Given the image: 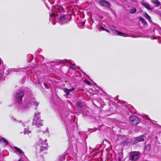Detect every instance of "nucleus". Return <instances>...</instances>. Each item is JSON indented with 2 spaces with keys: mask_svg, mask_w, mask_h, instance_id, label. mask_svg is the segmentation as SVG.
<instances>
[{
  "mask_svg": "<svg viewBox=\"0 0 161 161\" xmlns=\"http://www.w3.org/2000/svg\"><path fill=\"white\" fill-rule=\"evenodd\" d=\"M40 113L36 112L35 113L34 119H33L32 124L36 125L37 127H39L42 125L43 120L40 119Z\"/></svg>",
  "mask_w": 161,
  "mask_h": 161,
  "instance_id": "1",
  "label": "nucleus"
},
{
  "mask_svg": "<svg viewBox=\"0 0 161 161\" xmlns=\"http://www.w3.org/2000/svg\"><path fill=\"white\" fill-rule=\"evenodd\" d=\"M24 95V92L22 90H18L15 94V100L19 103L22 102V98Z\"/></svg>",
  "mask_w": 161,
  "mask_h": 161,
  "instance_id": "2",
  "label": "nucleus"
},
{
  "mask_svg": "<svg viewBox=\"0 0 161 161\" xmlns=\"http://www.w3.org/2000/svg\"><path fill=\"white\" fill-rule=\"evenodd\" d=\"M46 141H42L40 138L39 139L38 142H37V145L40 146L41 147L40 149V151H42L43 150H45L47 147V144L46 142L47 140H45Z\"/></svg>",
  "mask_w": 161,
  "mask_h": 161,
  "instance_id": "3",
  "label": "nucleus"
},
{
  "mask_svg": "<svg viewBox=\"0 0 161 161\" xmlns=\"http://www.w3.org/2000/svg\"><path fill=\"white\" fill-rule=\"evenodd\" d=\"M140 153L138 152H133L130 154V159L132 161L137 160L140 157Z\"/></svg>",
  "mask_w": 161,
  "mask_h": 161,
  "instance_id": "4",
  "label": "nucleus"
},
{
  "mask_svg": "<svg viewBox=\"0 0 161 161\" xmlns=\"http://www.w3.org/2000/svg\"><path fill=\"white\" fill-rule=\"evenodd\" d=\"M130 120L132 122L131 124L135 125H137L140 122L139 118L134 115H133L130 117Z\"/></svg>",
  "mask_w": 161,
  "mask_h": 161,
  "instance_id": "5",
  "label": "nucleus"
},
{
  "mask_svg": "<svg viewBox=\"0 0 161 161\" xmlns=\"http://www.w3.org/2000/svg\"><path fill=\"white\" fill-rule=\"evenodd\" d=\"M116 28L114 26H113L112 27V32L118 35L119 36H123L125 37L129 36V35L127 33H123L121 32H119L115 30Z\"/></svg>",
  "mask_w": 161,
  "mask_h": 161,
  "instance_id": "6",
  "label": "nucleus"
},
{
  "mask_svg": "<svg viewBox=\"0 0 161 161\" xmlns=\"http://www.w3.org/2000/svg\"><path fill=\"white\" fill-rule=\"evenodd\" d=\"M98 3L101 6L104 7H108L110 6V3L106 0H101Z\"/></svg>",
  "mask_w": 161,
  "mask_h": 161,
  "instance_id": "7",
  "label": "nucleus"
},
{
  "mask_svg": "<svg viewBox=\"0 0 161 161\" xmlns=\"http://www.w3.org/2000/svg\"><path fill=\"white\" fill-rule=\"evenodd\" d=\"M66 17L65 15H63L60 17L59 23L61 24H64L65 23H66Z\"/></svg>",
  "mask_w": 161,
  "mask_h": 161,
  "instance_id": "8",
  "label": "nucleus"
},
{
  "mask_svg": "<svg viewBox=\"0 0 161 161\" xmlns=\"http://www.w3.org/2000/svg\"><path fill=\"white\" fill-rule=\"evenodd\" d=\"M148 10H152L153 9L150 8V5L148 3L143 1L141 3Z\"/></svg>",
  "mask_w": 161,
  "mask_h": 161,
  "instance_id": "9",
  "label": "nucleus"
},
{
  "mask_svg": "<svg viewBox=\"0 0 161 161\" xmlns=\"http://www.w3.org/2000/svg\"><path fill=\"white\" fill-rule=\"evenodd\" d=\"M75 88H72L71 89H68L66 88H64V92L65 93L66 95L68 96L69 94V93L74 90Z\"/></svg>",
  "mask_w": 161,
  "mask_h": 161,
  "instance_id": "10",
  "label": "nucleus"
},
{
  "mask_svg": "<svg viewBox=\"0 0 161 161\" xmlns=\"http://www.w3.org/2000/svg\"><path fill=\"white\" fill-rule=\"evenodd\" d=\"M151 2L155 4L156 7H158L161 5L160 2L158 0H152Z\"/></svg>",
  "mask_w": 161,
  "mask_h": 161,
  "instance_id": "11",
  "label": "nucleus"
},
{
  "mask_svg": "<svg viewBox=\"0 0 161 161\" xmlns=\"http://www.w3.org/2000/svg\"><path fill=\"white\" fill-rule=\"evenodd\" d=\"M135 140L138 142L143 141L144 140V137L143 136H141L139 137L136 138Z\"/></svg>",
  "mask_w": 161,
  "mask_h": 161,
  "instance_id": "12",
  "label": "nucleus"
},
{
  "mask_svg": "<svg viewBox=\"0 0 161 161\" xmlns=\"http://www.w3.org/2000/svg\"><path fill=\"white\" fill-rule=\"evenodd\" d=\"M14 149L16 151L18 152L19 153L21 154H24V153L20 149H19L18 147H14Z\"/></svg>",
  "mask_w": 161,
  "mask_h": 161,
  "instance_id": "13",
  "label": "nucleus"
},
{
  "mask_svg": "<svg viewBox=\"0 0 161 161\" xmlns=\"http://www.w3.org/2000/svg\"><path fill=\"white\" fill-rule=\"evenodd\" d=\"M34 100L35 99L34 98H33V100H31V103H33L34 105H36V106H38L39 104V103L37 102L36 101Z\"/></svg>",
  "mask_w": 161,
  "mask_h": 161,
  "instance_id": "14",
  "label": "nucleus"
},
{
  "mask_svg": "<svg viewBox=\"0 0 161 161\" xmlns=\"http://www.w3.org/2000/svg\"><path fill=\"white\" fill-rule=\"evenodd\" d=\"M0 141H1V142H3V143H4V144L6 145H7L8 144V141H6L5 139H4L3 138H2L1 139Z\"/></svg>",
  "mask_w": 161,
  "mask_h": 161,
  "instance_id": "15",
  "label": "nucleus"
},
{
  "mask_svg": "<svg viewBox=\"0 0 161 161\" xmlns=\"http://www.w3.org/2000/svg\"><path fill=\"white\" fill-rule=\"evenodd\" d=\"M136 11V9L135 8H134L129 10L131 14H134Z\"/></svg>",
  "mask_w": 161,
  "mask_h": 161,
  "instance_id": "16",
  "label": "nucleus"
},
{
  "mask_svg": "<svg viewBox=\"0 0 161 161\" xmlns=\"http://www.w3.org/2000/svg\"><path fill=\"white\" fill-rule=\"evenodd\" d=\"M140 20L144 25H145L147 24L146 21L143 18H141L140 19Z\"/></svg>",
  "mask_w": 161,
  "mask_h": 161,
  "instance_id": "17",
  "label": "nucleus"
},
{
  "mask_svg": "<svg viewBox=\"0 0 161 161\" xmlns=\"http://www.w3.org/2000/svg\"><path fill=\"white\" fill-rule=\"evenodd\" d=\"M151 148V146L150 145H147L145 147V151L146 150L148 151L150 150Z\"/></svg>",
  "mask_w": 161,
  "mask_h": 161,
  "instance_id": "18",
  "label": "nucleus"
},
{
  "mask_svg": "<svg viewBox=\"0 0 161 161\" xmlns=\"http://www.w3.org/2000/svg\"><path fill=\"white\" fill-rule=\"evenodd\" d=\"M30 132L29 131L28 129H25L24 130V134H28L30 133Z\"/></svg>",
  "mask_w": 161,
  "mask_h": 161,
  "instance_id": "19",
  "label": "nucleus"
},
{
  "mask_svg": "<svg viewBox=\"0 0 161 161\" xmlns=\"http://www.w3.org/2000/svg\"><path fill=\"white\" fill-rule=\"evenodd\" d=\"M77 105L79 107H82V104L81 102H78L77 103Z\"/></svg>",
  "mask_w": 161,
  "mask_h": 161,
  "instance_id": "20",
  "label": "nucleus"
},
{
  "mask_svg": "<svg viewBox=\"0 0 161 161\" xmlns=\"http://www.w3.org/2000/svg\"><path fill=\"white\" fill-rule=\"evenodd\" d=\"M145 16V17H146L147 19H148L149 20H150L151 18L146 13Z\"/></svg>",
  "mask_w": 161,
  "mask_h": 161,
  "instance_id": "21",
  "label": "nucleus"
},
{
  "mask_svg": "<svg viewBox=\"0 0 161 161\" xmlns=\"http://www.w3.org/2000/svg\"><path fill=\"white\" fill-rule=\"evenodd\" d=\"M62 63H63L64 64H67V63H69V62L68 60H63L62 61Z\"/></svg>",
  "mask_w": 161,
  "mask_h": 161,
  "instance_id": "22",
  "label": "nucleus"
},
{
  "mask_svg": "<svg viewBox=\"0 0 161 161\" xmlns=\"http://www.w3.org/2000/svg\"><path fill=\"white\" fill-rule=\"evenodd\" d=\"M3 71L0 70V79H1L3 75Z\"/></svg>",
  "mask_w": 161,
  "mask_h": 161,
  "instance_id": "23",
  "label": "nucleus"
},
{
  "mask_svg": "<svg viewBox=\"0 0 161 161\" xmlns=\"http://www.w3.org/2000/svg\"><path fill=\"white\" fill-rule=\"evenodd\" d=\"M39 58L42 61H43L44 59V57L42 55H40L39 56Z\"/></svg>",
  "mask_w": 161,
  "mask_h": 161,
  "instance_id": "24",
  "label": "nucleus"
},
{
  "mask_svg": "<svg viewBox=\"0 0 161 161\" xmlns=\"http://www.w3.org/2000/svg\"><path fill=\"white\" fill-rule=\"evenodd\" d=\"M60 10H61L60 8H58L57 9H56V14L57 15V16H58V13H60Z\"/></svg>",
  "mask_w": 161,
  "mask_h": 161,
  "instance_id": "25",
  "label": "nucleus"
},
{
  "mask_svg": "<svg viewBox=\"0 0 161 161\" xmlns=\"http://www.w3.org/2000/svg\"><path fill=\"white\" fill-rule=\"evenodd\" d=\"M84 82L88 85H90L91 84V83L87 80H85Z\"/></svg>",
  "mask_w": 161,
  "mask_h": 161,
  "instance_id": "26",
  "label": "nucleus"
},
{
  "mask_svg": "<svg viewBox=\"0 0 161 161\" xmlns=\"http://www.w3.org/2000/svg\"><path fill=\"white\" fill-rule=\"evenodd\" d=\"M44 86L47 88H48L49 87V85L45 83H44Z\"/></svg>",
  "mask_w": 161,
  "mask_h": 161,
  "instance_id": "27",
  "label": "nucleus"
},
{
  "mask_svg": "<svg viewBox=\"0 0 161 161\" xmlns=\"http://www.w3.org/2000/svg\"><path fill=\"white\" fill-rule=\"evenodd\" d=\"M80 24L82 25V26H81V27H80V28H83V27H84V22H82L80 24H79V25H78V26H79V27H80Z\"/></svg>",
  "mask_w": 161,
  "mask_h": 161,
  "instance_id": "28",
  "label": "nucleus"
},
{
  "mask_svg": "<svg viewBox=\"0 0 161 161\" xmlns=\"http://www.w3.org/2000/svg\"><path fill=\"white\" fill-rule=\"evenodd\" d=\"M31 105L30 103L27 104L25 106V108H27L28 107H29Z\"/></svg>",
  "mask_w": 161,
  "mask_h": 161,
  "instance_id": "29",
  "label": "nucleus"
},
{
  "mask_svg": "<svg viewBox=\"0 0 161 161\" xmlns=\"http://www.w3.org/2000/svg\"><path fill=\"white\" fill-rule=\"evenodd\" d=\"M105 31L108 33H110V31L106 29Z\"/></svg>",
  "mask_w": 161,
  "mask_h": 161,
  "instance_id": "30",
  "label": "nucleus"
},
{
  "mask_svg": "<svg viewBox=\"0 0 161 161\" xmlns=\"http://www.w3.org/2000/svg\"><path fill=\"white\" fill-rule=\"evenodd\" d=\"M51 16H52L53 17H54L55 16V14L53 13H52V14Z\"/></svg>",
  "mask_w": 161,
  "mask_h": 161,
  "instance_id": "31",
  "label": "nucleus"
},
{
  "mask_svg": "<svg viewBox=\"0 0 161 161\" xmlns=\"http://www.w3.org/2000/svg\"><path fill=\"white\" fill-rule=\"evenodd\" d=\"M18 161H24V160L22 158H21L18 160Z\"/></svg>",
  "mask_w": 161,
  "mask_h": 161,
  "instance_id": "32",
  "label": "nucleus"
},
{
  "mask_svg": "<svg viewBox=\"0 0 161 161\" xmlns=\"http://www.w3.org/2000/svg\"><path fill=\"white\" fill-rule=\"evenodd\" d=\"M102 29L103 30L105 31V29L103 27H102Z\"/></svg>",
  "mask_w": 161,
  "mask_h": 161,
  "instance_id": "33",
  "label": "nucleus"
},
{
  "mask_svg": "<svg viewBox=\"0 0 161 161\" xmlns=\"http://www.w3.org/2000/svg\"><path fill=\"white\" fill-rule=\"evenodd\" d=\"M118 159H119V161H121V159L119 157Z\"/></svg>",
  "mask_w": 161,
  "mask_h": 161,
  "instance_id": "34",
  "label": "nucleus"
},
{
  "mask_svg": "<svg viewBox=\"0 0 161 161\" xmlns=\"http://www.w3.org/2000/svg\"><path fill=\"white\" fill-rule=\"evenodd\" d=\"M70 64L72 65V66H75V64H71V63H70Z\"/></svg>",
  "mask_w": 161,
  "mask_h": 161,
  "instance_id": "35",
  "label": "nucleus"
},
{
  "mask_svg": "<svg viewBox=\"0 0 161 161\" xmlns=\"http://www.w3.org/2000/svg\"><path fill=\"white\" fill-rule=\"evenodd\" d=\"M70 68H71V69H74V70H75V69L74 68H73L72 67H71Z\"/></svg>",
  "mask_w": 161,
  "mask_h": 161,
  "instance_id": "36",
  "label": "nucleus"
},
{
  "mask_svg": "<svg viewBox=\"0 0 161 161\" xmlns=\"http://www.w3.org/2000/svg\"><path fill=\"white\" fill-rule=\"evenodd\" d=\"M1 58H0V64H1Z\"/></svg>",
  "mask_w": 161,
  "mask_h": 161,
  "instance_id": "37",
  "label": "nucleus"
},
{
  "mask_svg": "<svg viewBox=\"0 0 161 161\" xmlns=\"http://www.w3.org/2000/svg\"><path fill=\"white\" fill-rule=\"evenodd\" d=\"M158 42H159V43H161V42H160L159 41H158Z\"/></svg>",
  "mask_w": 161,
  "mask_h": 161,
  "instance_id": "38",
  "label": "nucleus"
},
{
  "mask_svg": "<svg viewBox=\"0 0 161 161\" xmlns=\"http://www.w3.org/2000/svg\"><path fill=\"white\" fill-rule=\"evenodd\" d=\"M46 131L48 133V130H47H47H46Z\"/></svg>",
  "mask_w": 161,
  "mask_h": 161,
  "instance_id": "39",
  "label": "nucleus"
},
{
  "mask_svg": "<svg viewBox=\"0 0 161 161\" xmlns=\"http://www.w3.org/2000/svg\"><path fill=\"white\" fill-rule=\"evenodd\" d=\"M148 119H149V120H151V119H150L148 118Z\"/></svg>",
  "mask_w": 161,
  "mask_h": 161,
  "instance_id": "40",
  "label": "nucleus"
},
{
  "mask_svg": "<svg viewBox=\"0 0 161 161\" xmlns=\"http://www.w3.org/2000/svg\"><path fill=\"white\" fill-rule=\"evenodd\" d=\"M55 23H53V25H55Z\"/></svg>",
  "mask_w": 161,
  "mask_h": 161,
  "instance_id": "41",
  "label": "nucleus"
}]
</instances>
